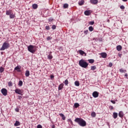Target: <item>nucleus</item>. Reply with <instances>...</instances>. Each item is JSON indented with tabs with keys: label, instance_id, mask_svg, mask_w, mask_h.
Here are the masks:
<instances>
[{
	"label": "nucleus",
	"instance_id": "f257e3e1",
	"mask_svg": "<svg viewBox=\"0 0 128 128\" xmlns=\"http://www.w3.org/2000/svg\"><path fill=\"white\" fill-rule=\"evenodd\" d=\"M74 122L78 124L80 126H86V122L82 118H76Z\"/></svg>",
	"mask_w": 128,
	"mask_h": 128
},
{
	"label": "nucleus",
	"instance_id": "f03ea898",
	"mask_svg": "<svg viewBox=\"0 0 128 128\" xmlns=\"http://www.w3.org/2000/svg\"><path fill=\"white\" fill-rule=\"evenodd\" d=\"M28 50L31 54H34L36 52V46L34 45H30L28 46Z\"/></svg>",
	"mask_w": 128,
	"mask_h": 128
},
{
	"label": "nucleus",
	"instance_id": "7ed1b4c3",
	"mask_svg": "<svg viewBox=\"0 0 128 128\" xmlns=\"http://www.w3.org/2000/svg\"><path fill=\"white\" fill-rule=\"evenodd\" d=\"M79 66H81L82 68H88V64L84 60H81L79 61Z\"/></svg>",
	"mask_w": 128,
	"mask_h": 128
},
{
	"label": "nucleus",
	"instance_id": "20e7f679",
	"mask_svg": "<svg viewBox=\"0 0 128 128\" xmlns=\"http://www.w3.org/2000/svg\"><path fill=\"white\" fill-rule=\"evenodd\" d=\"M10 44L4 42L3 43V44L2 46V48H0V50H7V48H10Z\"/></svg>",
	"mask_w": 128,
	"mask_h": 128
},
{
	"label": "nucleus",
	"instance_id": "39448f33",
	"mask_svg": "<svg viewBox=\"0 0 128 128\" xmlns=\"http://www.w3.org/2000/svg\"><path fill=\"white\" fill-rule=\"evenodd\" d=\"M1 92L3 94V96H8V90H6V89L4 88L2 89Z\"/></svg>",
	"mask_w": 128,
	"mask_h": 128
},
{
	"label": "nucleus",
	"instance_id": "423d86ee",
	"mask_svg": "<svg viewBox=\"0 0 128 128\" xmlns=\"http://www.w3.org/2000/svg\"><path fill=\"white\" fill-rule=\"evenodd\" d=\"M98 94H100V93H98V92L96 91H94L92 93V96L94 98H96L98 97Z\"/></svg>",
	"mask_w": 128,
	"mask_h": 128
},
{
	"label": "nucleus",
	"instance_id": "0eeeda50",
	"mask_svg": "<svg viewBox=\"0 0 128 128\" xmlns=\"http://www.w3.org/2000/svg\"><path fill=\"white\" fill-rule=\"evenodd\" d=\"M78 52H79L80 54V56H86V53H85L84 51H83L82 50H78Z\"/></svg>",
	"mask_w": 128,
	"mask_h": 128
},
{
	"label": "nucleus",
	"instance_id": "6e6552de",
	"mask_svg": "<svg viewBox=\"0 0 128 128\" xmlns=\"http://www.w3.org/2000/svg\"><path fill=\"white\" fill-rule=\"evenodd\" d=\"M52 52H49V54H47L48 56H47V58L48 60H52V58H54L52 56Z\"/></svg>",
	"mask_w": 128,
	"mask_h": 128
},
{
	"label": "nucleus",
	"instance_id": "1a4fd4ad",
	"mask_svg": "<svg viewBox=\"0 0 128 128\" xmlns=\"http://www.w3.org/2000/svg\"><path fill=\"white\" fill-rule=\"evenodd\" d=\"M15 92L18 94H22V91L20 89H16L15 90Z\"/></svg>",
	"mask_w": 128,
	"mask_h": 128
},
{
	"label": "nucleus",
	"instance_id": "9d476101",
	"mask_svg": "<svg viewBox=\"0 0 128 128\" xmlns=\"http://www.w3.org/2000/svg\"><path fill=\"white\" fill-rule=\"evenodd\" d=\"M20 68H22V66H16V67H15L14 70H17V72H20Z\"/></svg>",
	"mask_w": 128,
	"mask_h": 128
},
{
	"label": "nucleus",
	"instance_id": "9b49d317",
	"mask_svg": "<svg viewBox=\"0 0 128 128\" xmlns=\"http://www.w3.org/2000/svg\"><path fill=\"white\" fill-rule=\"evenodd\" d=\"M124 112L122 111H120L118 113V116H120V118H124Z\"/></svg>",
	"mask_w": 128,
	"mask_h": 128
},
{
	"label": "nucleus",
	"instance_id": "f8f14e48",
	"mask_svg": "<svg viewBox=\"0 0 128 128\" xmlns=\"http://www.w3.org/2000/svg\"><path fill=\"white\" fill-rule=\"evenodd\" d=\"M90 2L92 4H96L98 2V0H90Z\"/></svg>",
	"mask_w": 128,
	"mask_h": 128
},
{
	"label": "nucleus",
	"instance_id": "ddd939ff",
	"mask_svg": "<svg viewBox=\"0 0 128 128\" xmlns=\"http://www.w3.org/2000/svg\"><path fill=\"white\" fill-rule=\"evenodd\" d=\"M100 56L103 58H106L108 56V54H106V52H102L100 54Z\"/></svg>",
	"mask_w": 128,
	"mask_h": 128
},
{
	"label": "nucleus",
	"instance_id": "4468645a",
	"mask_svg": "<svg viewBox=\"0 0 128 128\" xmlns=\"http://www.w3.org/2000/svg\"><path fill=\"white\" fill-rule=\"evenodd\" d=\"M64 84H61L59 85L58 87V90H62V88H64Z\"/></svg>",
	"mask_w": 128,
	"mask_h": 128
},
{
	"label": "nucleus",
	"instance_id": "2eb2a0df",
	"mask_svg": "<svg viewBox=\"0 0 128 128\" xmlns=\"http://www.w3.org/2000/svg\"><path fill=\"white\" fill-rule=\"evenodd\" d=\"M14 126H20V122L16 120L14 124Z\"/></svg>",
	"mask_w": 128,
	"mask_h": 128
},
{
	"label": "nucleus",
	"instance_id": "dca6fc26",
	"mask_svg": "<svg viewBox=\"0 0 128 128\" xmlns=\"http://www.w3.org/2000/svg\"><path fill=\"white\" fill-rule=\"evenodd\" d=\"M122 48V47L120 45H118L116 46V50L118 52H120V50Z\"/></svg>",
	"mask_w": 128,
	"mask_h": 128
},
{
	"label": "nucleus",
	"instance_id": "f3484780",
	"mask_svg": "<svg viewBox=\"0 0 128 128\" xmlns=\"http://www.w3.org/2000/svg\"><path fill=\"white\" fill-rule=\"evenodd\" d=\"M38 4H34L32 5V8L34 10H36V8H38Z\"/></svg>",
	"mask_w": 128,
	"mask_h": 128
},
{
	"label": "nucleus",
	"instance_id": "a211bd4d",
	"mask_svg": "<svg viewBox=\"0 0 128 128\" xmlns=\"http://www.w3.org/2000/svg\"><path fill=\"white\" fill-rule=\"evenodd\" d=\"M84 14L85 16H90V10H86Z\"/></svg>",
	"mask_w": 128,
	"mask_h": 128
},
{
	"label": "nucleus",
	"instance_id": "6ab92c4d",
	"mask_svg": "<svg viewBox=\"0 0 128 128\" xmlns=\"http://www.w3.org/2000/svg\"><path fill=\"white\" fill-rule=\"evenodd\" d=\"M59 116H60L62 117V120H66V116H64V115L62 113L59 114Z\"/></svg>",
	"mask_w": 128,
	"mask_h": 128
},
{
	"label": "nucleus",
	"instance_id": "aec40b11",
	"mask_svg": "<svg viewBox=\"0 0 128 128\" xmlns=\"http://www.w3.org/2000/svg\"><path fill=\"white\" fill-rule=\"evenodd\" d=\"M84 4V0H81L80 1L78 2L79 6H83V4Z\"/></svg>",
	"mask_w": 128,
	"mask_h": 128
},
{
	"label": "nucleus",
	"instance_id": "412c9836",
	"mask_svg": "<svg viewBox=\"0 0 128 128\" xmlns=\"http://www.w3.org/2000/svg\"><path fill=\"white\" fill-rule=\"evenodd\" d=\"M112 116H113L114 118V119L116 118H118V113L114 112L113 113Z\"/></svg>",
	"mask_w": 128,
	"mask_h": 128
},
{
	"label": "nucleus",
	"instance_id": "4be33fe9",
	"mask_svg": "<svg viewBox=\"0 0 128 128\" xmlns=\"http://www.w3.org/2000/svg\"><path fill=\"white\" fill-rule=\"evenodd\" d=\"M10 14H12V10H8L6 11V16H10Z\"/></svg>",
	"mask_w": 128,
	"mask_h": 128
},
{
	"label": "nucleus",
	"instance_id": "5701e85b",
	"mask_svg": "<svg viewBox=\"0 0 128 128\" xmlns=\"http://www.w3.org/2000/svg\"><path fill=\"white\" fill-rule=\"evenodd\" d=\"M88 62H90V64H94V60L90 59L88 60Z\"/></svg>",
	"mask_w": 128,
	"mask_h": 128
},
{
	"label": "nucleus",
	"instance_id": "b1692460",
	"mask_svg": "<svg viewBox=\"0 0 128 128\" xmlns=\"http://www.w3.org/2000/svg\"><path fill=\"white\" fill-rule=\"evenodd\" d=\"M25 76H30V71L29 70H26L25 73Z\"/></svg>",
	"mask_w": 128,
	"mask_h": 128
},
{
	"label": "nucleus",
	"instance_id": "393cba45",
	"mask_svg": "<svg viewBox=\"0 0 128 128\" xmlns=\"http://www.w3.org/2000/svg\"><path fill=\"white\" fill-rule=\"evenodd\" d=\"M96 114L95 112H92L91 113V116H92V118H96Z\"/></svg>",
	"mask_w": 128,
	"mask_h": 128
},
{
	"label": "nucleus",
	"instance_id": "a878e982",
	"mask_svg": "<svg viewBox=\"0 0 128 128\" xmlns=\"http://www.w3.org/2000/svg\"><path fill=\"white\" fill-rule=\"evenodd\" d=\"M74 84L76 86H80V82L76 81L74 82Z\"/></svg>",
	"mask_w": 128,
	"mask_h": 128
},
{
	"label": "nucleus",
	"instance_id": "bb28decb",
	"mask_svg": "<svg viewBox=\"0 0 128 128\" xmlns=\"http://www.w3.org/2000/svg\"><path fill=\"white\" fill-rule=\"evenodd\" d=\"M74 106L75 108H78L80 106V104L78 103H75L74 104Z\"/></svg>",
	"mask_w": 128,
	"mask_h": 128
},
{
	"label": "nucleus",
	"instance_id": "cd10ccee",
	"mask_svg": "<svg viewBox=\"0 0 128 128\" xmlns=\"http://www.w3.org/2000/svg\"><path fill=\"white\" fill-rule=\"evenodd\" d=\"M96 69V66H91V70H94Z\"/></svg>",
	"mask_w": 128,
	"mask_h": 128
},
{
	"label": "nucleus",
	"instance_id": "c85d7f7f",
	"mask_svg": "<svg viewBox=\"0 0 128 128\" xmlns=\"http://www.w3.org/2000/svg\"><path fill=\"white\" fill-rule=\"evenodd\" d=\"M4 72V68L2 67L0 68V72L2 74V72Z\"/></svg>",
	"mask_w": 128,
	"mask_h": 128
},
{
	"label": "nucleus",
	"instance_id": "c756f323",
	"mask_svg": "<svg viewBox=\"0 0 128 128\" xmlns=\"http://www.w3.org/2000/svg\"><path fill=\"white\" fill-rule=\"evenodd\" d=\"M22 80H20L19 81V82H18V86H22Z\"/></svg>",
	"mask_w": 128,
	"mask_h": 128
},
{
	"label": "nucleus",
	"instance_id": "7c9ffc66",
	"mask_svg": "<svg viewBox=\"0 0 128 128\" xmlns=\"http://www.w3.org/2000/svg\"><path fill=\"white\" fill-rule=\"evenodd\" d=\"M88 30H89L90 32H92V30H94V28L92 27V26H90L88 28Z\"/></svg>",
	"mask_w": 128,
	"mask_h": 128
},
{
	"label": "nucleus",
	"instance_id": "2f4dec72",
	"mask_svg": "<svg viewBox=\"0 0 128 128\" xmlns=\"http://www.w3.org/2000/svg\"><path fill=\"white\" fill-rule=\"evenodd\" d=\"M64 8H68V4H64Z\"/></svg>",
	"mask_w": 128,
	"mask_h": 128
},
{
	"label": "nucleus",
	"instance_id": "473e14b6",
	"mask_svg": "<svg viewBox=\"0 0 128 128\" xmlns=\"http://www.w3.org/2000/svg\"><path fill=\"white\" fill-rule=\"evenodd\" d=\"M88 24L90 26H93V24H94V22L90 21L88 22Z\"/></svg>",
	"mask_w": 128,
	"mask_h": 128
},
{
	"label": "nucleus",
	"instance_id": "72a5a7b5",
	"mask_svg": "<svg viewBox=\"0 0 128 128\" xmlns=\"http://www.w3.org/2000/svg\"><path fill=\"white\" fill-rule=\"evenodd\" d=\"M64 84L65 86H68V80H66L64 82Z\"/></svg>",
	"mask_w": 128,
	"mask_h": 128
},
{
	"label": "nucleus",
	"instance_id": "f704fd0d",
	"mask_svg": "<svg viewBox=\"0 0 128 128\" xmlns=\"http://www.w3.org/2000/svg\"><path fill=\"white\" fill-rule=\"evenodd\" d=\"M16 16H14V14H10V18H14V17H15Z\"/></svg>",
	"mask_w": 128,
	"mask_h": 128
},
{
	"label": "nucleus",
	"instance_id": "c9c22d12",
	"mask_svg": "<svg viewBox=\"0 0 128 128\" xmlns=\"http://www.w3.org/2000/svg\"><path fill=\"white\" fill-rule=\"evenodd\" d=\"M8 86H12V82H8Z\"/></svg>",
	"mask_w": 128,
	"mask_h": 128
},
{
	"label": "nucleus",
	"instance_id": "e433bc0d",
	"mask_svg": "<svg viewBox=\"0 0 128 128\" xmlns=\"http://www.w3.org/2000/svg\"><path fill=\"white\" fill-rule=\"evenodd\" d=\"M52 30H56V25H52Z\"/></svg>",
	"mask_w": 128,
	"mask_h": 128
},
{
	"label": "nucleus",
	"instance_id": "4c0bfd02",
	"mask_svg": "<svg viewBox=\"0 0 128 128\" xmlns=\"http://www.w3.org/2000/svg\"><path fill=\"white\" fill-rule=\"evenodd\" d=\"M52 20H54V18H50L48 19V22H52Z\"/></svg>",
	"mask_w": 128,
	"mask_h": 128
},
{
	"label": "nucleus",
	"instance_id": "58836bf2",
	"mask_svg": "<svg viewBox=\"0 0 128 128\" xmlns=\"http://www.w3.org/2000/svg\"><path fill=\"white\" fill-rule=\"evenodd\" d=\"M46 30H50V26H46Z\"/></svg>",
	"mask_w": 128,
	"mask_h": 128
},
{
	"label": "nucleus",
	"instance_id": "ea45409f",
	"mask_svg": "<svg viewBox=\"0 0 128 128\" xmlns=\"http://www.w3.org/2000/svg\"><path fill=\"white\" fill-rule=\"evenodd\" d=\"M120 8H121V10H124V5L121 6Z\"/></svg>",
	"mask_w": 128,
	"mask_h": 128
},
{
	"label": "nucleus",
	"instance_id": "a19ab883",
	"mask_svg": "<svg viewBox=\"0 0 128 128\" xmlns=\"http://www.w3.org/2000/svg\"><path fill=\"white\" fill-rule=\"evenodd\" d=\"M46 40H52V38L50 36H48Z\"/></svg>",
	"mask_w": 128,
	"mask_h": 128
},
{
	"label": "nucleus",
	"instance_id": "79ce46f5",
	"mask_svg": "<svg viewBox=\"0 0 128 128\" xmlns=\"http://www.w3.org/2000/svg\"><path fill=\"white\" fill-rule=\"evenodd\" d=\"M108 66L110 68H112V62H110L108 64Z\"/></svg>",
	"mask_w": 128,
	"mask_h": 128
},
{
	"label": "nucleus",
	"instance_id": "37998d69",
	"mask_svg": "<svg viewBox=\"0 0 128 128\" xmlns=\"http://www.w3.org/2000/svg\"><path fill=\"white\" fill-rule=\"evenodd\" d=\"M37 128H42V126L40 124H38L37 126Z\"/></svg>",
	"mask_w": 128,
	"mask_h": 128
},
{
	"label": "nucleus",
	"instance_id": "c03bdc74",
	"mask_svg": "<svg viewBox=\"0 0 128 128\" xmlns=\"http://www.w3.org/2000/svg\"><path fill=\"white\" fill-rule=\"evenodd\" d=\"M15 110L16 112H20V110L18 109V108H16Z\"/></svg>",
	"mask_w": 128,
	"mask_h": 128
},
{
	"label": "nucleus",
	"instance_id": "a18cd8bd",
	"mask_svg": "<svg viewBox=\"0 0 128 128\" xmlns=\"http://www.w3.org/2000/svg\"><path fill=\"white\" fill-rule=\"evenodd\" d=\"M88 30H86L84 32V34H88Z\"/></svg>",
	"mask_w": 128,
	"mask_h": 128
},
{
	"label": "nucleus",
	"instance_id": "49530a36",
	"mask_svg": "<svg viewBox=\"0 0 128 128\" xmlns=\"http://www.w3.org/2000/svg\"><path fill=\"white\" fill-rule=\"evenodd\" d=\"M120 72H124V70H122V69H120Z\"/></svg>",
	"mask_w": 128,
	"mask_h": 128
},
{
	"label": "nucleus",
	"instance_id": "de8ad7c7",
	"mask_svg": "<svg viewBox=\"0 0 128 128\" xmlns=\"http://www.w3.org/2000/svg\"><path fill=\"white\" fill-rule=\"evenodd\" d=\"M110 102H112V104H116V101H114V100H111Z\"/></svg>",
	"mask_w": 128,
	"mask_h": 128
},
{
	"label": "nucleus",
	"instance_id": "09e8293b",
	"mask_svg": "<svg viewBox=\"0 0 128 128\" xmlns=\"http://www.w3.org/2000/svg\"><path fill=\"white\" fill-rule=\"evenodd\" d=\"M54 78V75H51L50 76V78L51 79Z\"/></svg>",
	"mask_w": 128,
	"mask_h": 128
},
{
	"label": "nucleus",
	"instance_id": "8fccbe9b",
	"mask_svg": "<svg viewBox=\"0 0 128 128\" xmlns=\"http://www.w3.org/2000/svg\"><path fill=\"white\" fill-rule=\"evenodd\" d=\"M68 122H70V124H72V121L70 119H68Z\"/></svg>",
	"mask_w": 128,
	"mask_h": 128
},
{
	"label": "nucleus",
	"instance_id": "3c124183",
	"mask_svg": "<svg viewBox=\"0 0 128 128\" xmlns=\"http://www.w3.org/2000/svg\"><path fill=\"white\" fill-rule=\"evenodd\" d=\"M93 40H95L96 42H98V38H94Z\"/></svg>",
	"mask_w": 128,
	"mask_h": 128
},
{
	"label": "nucleus",
	"instance_id": "603ef678",
	"mask_svg": "<svg viewBox=\"0 0 128 128\" xmlns=\"http://www.w3.org/2000/svg\"><path fill=\"white\" fill-rule=\"evenodd\" d=\"M110 110H114V106H110Z\"/></svg>",
	"mask_w": 128,
	"mask_h": 128
},
{
	"label": "nucleus",
	"instance_id": "864d4df0",
	"mask_svg": "<svg viewBox=\"0 0 128 128\" xmlns=\"http://www.w3.org/2000/svg\"><path fill=\"white\" fill-rule=\"evenodd\" d=\"M52 128H55L54 125H52Z\"/></svg>",
	"mask_w": 128,
	"mask_h": 128
},
{
	"label": "nucleus",
	"instance_id": "5fc2aeb1",
	"mask_svg": "<svg viewBox=\"0 0 128 128\" xmlns=\"http://www.w3.org/2000/svg\"><path fill=\"white\" fill-rule=\"evenodd\" d=\"M122 2H128V0H122Z\"/></svg>",
	"mask_w": 128,
	"mask_h": 128
},
{
	"label": "nucleus",
	"instance_id": "6e6d98bb",
	"mask_svg": "<svg viewBox=\"0 0 128 128\" xmlns=\"http://www.w3.org/2000/svg\"><path fill=\"white\" fill-rule=\"evenodd\" d=\"M125 76H128V74H125Z\"/></svg>",
	"mask_w": 128,
	"mask_h": 128
},
{
	"label": "nucleus",
	"instance_id": "4d7b16f0",
	"mask_svg": "<svg viewBox=\"0 0 128 128\" xmlns=\"http://www.w3.org/2000/svg\"><path fill=\"white\" fill-rule=\"evenodd\" d=\"M122 56V54H118V56Z\"/></svg>",
	"mask_w": 128,
	"mask_h": 128
},
{
	"label": "nucleus",
	"instance_id": "13d9d810",
	"mask_svg": "<svg viewBox=\"0 0 128 128\" xmlns=\"http://www.w3.org/2000/svg\"><path fill=\"white\" fill-rule=\"evenodd\" d=\"M20 96V98H22V96Z\"/></svg>",
	"mask_w": 128,
	"mask_h": 128
}]
</instances>
